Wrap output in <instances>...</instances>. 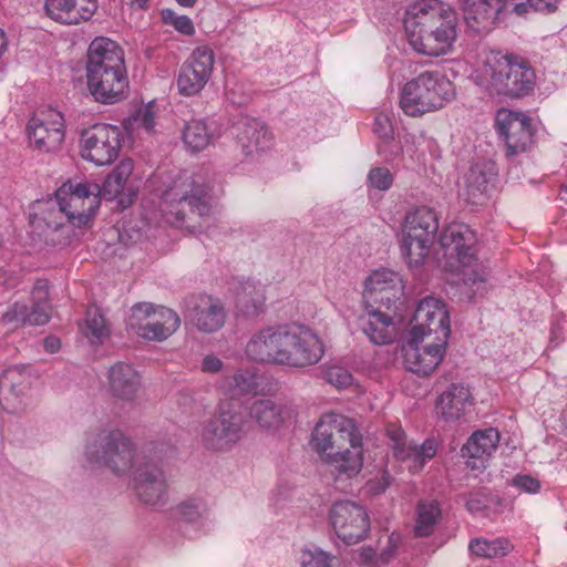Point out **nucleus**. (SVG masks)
Returning a JSON list of instances; mask_svg holds the SVG:
<instances>
[{"label":"nucleus","instance_id":"obj_40","mask_svg":"<svg viewBox=\"0 0 567 567\" xmlns=\"http://www.w3.org/2000/svg\"><path fill=\"white\" fill-rule=\"evenodd\" d=\"M171 515L179 523L204 527L208 519V507L202 498H187L172 507Z\"/></svg>","mask_w":567,"mask_h":567},{"label":"nucleus","instance_id":"obj_27","mask_svg":"<svg viewBox=\"0 0 567 567\" xmlns=\"http://www.w3.org/2000/svg\"><path fill=\"white\" fill-rule=\"evenodd\" d=\"M507 6V0H461L464 20L476 32L488 31Z\"/></svg>","mask_w":567,"mask_h":567},{"label":"nucleus","instance_id":"obj_10","mask_svg":"<svg viewBox=\"0 0 567 567\" xmlns=\"http://www.w3.org/2000/svg\"><path fill=\"white\" fill-rule=\"evenodd\" d=\"M246 421L240 411L230 402H223L214 417L205 421L200 441L205 449L214 452L233 450L245 435Z\"/></svg>","mask_w":567,"mask_h":567},{"label":"nucleus","instance_id":"obj_13","mask_svg":"<svg viewBox=\"0 0 567 567\" xmlns=\"http://www.w3.org/2000/svg\"><path fill=\"white\" fill-rule=\"evenodd\" d=\"M450 334L451 321L446 303L433 296L422 298L411 320L410 337L447 342Z\"/></svg>","mask_w":567,"mask_h":567},{"label":"nucleus","instance_id":"obj_3","mask_svg":"<svg viewBox=\"0 0 567 567\" xmlns=\"http://www.w3.org/2000/svg\"><path fill=\"white\" fill-rule=\"evenodd\" d=\"M443 268L462 281V293L468 299L483 297L488 289V268L477 258L476 236L465 224L453 223L439 236Z\"/></svg>","mask_w":567,"mask_h":567},{"label":"nucleus","instance_id":"obj_50","mask_svg":"<svg viewBox=\"0 0 567 567\" xmlns=\"http://www.w3.org/2000/svg\"><path fill=\"white\" fill-rule=\"evenodd\" d=\"M156 114L157 111L155 104L150 102L138 110L136 121L147 133H152L156 125Z\"/></svg>","mask_w":567,"mask_h":567},{"label":"nucleus","instance_id":"obj_32","mask_svg":"<svg viewBox=\"0 0 567 567\" xmlns=\"http://www.w3.org/2000/svg\"><path fill=\"white\" fill-rule=\"evenodd\" d=\"M322 461L331 467L338 478H352L357 476L363 466L362 437L342 450L327 454Z\"/></svg>","mask_w":567,"mask_h":567},{"label":"nucleus","instance_id":"obj_58","mask_svg":"<svg viewBox=\"0 0 567 567\" xmlns=\"http://www.w3.org/2000/svg\"><path fill=\"white\" fill-rule=\"evenodd\" d=\"M60 340L56 337H48L44 339V349L50 352L54 353L60 349Z\"/></svg>","mask_w":567,"mask_h":567},{"label":"nucleus","instance_id":"obj_42","mask_svg":"<svg viewBox=\"0 0 567 567\" xmlns=\"http://www.w3.org/2000/svg\"><path fill=\"white\" fill-rule=\"evenodd\" d=\"M31 384L30 373L21 367H11L0 377V394L8 401V395L20 396Z\"/></svg>","mask_w":567,"mask_h":567},{"label":"nucleus","instance_id":"obj_56","mask_svg":"<svg viewBox=\"0 0 567 567\" xmlns=\"http://www.w3.org/2000/svg\"><path fill=\"white\" fill-rule=\"evenodd\" d=\"M560 0H528L529 7L535 11L550 13L554 12Z\"/></svg>","mask_w":567,"mask_h":567},{"label":"nucleus","instance_id":"obj_15","mask_svg":"<svg viewBox=\"0 0 567 567\" xmlns=\"http://www.w3.org/2000/svg\"><path fill=\"white\" fill-rule=\"evenodd\" d=\"M329 522L338 538L347 545L361 542L370 529V518L365 508L348 499L332 504Z\"/></svg>","mask_w":567,"mask_h":567},{"label":"nucleus","instance_id":"obj_1","mask_svg":"<svg viewBox=\"0 0 567 567\" xmlns=\"http://www.w3.org/2000/svg\"><path fill=\"white\" fill-rule=\"evenodd\" d=\"M244 352L252 362L303 368L319 362L324 349L318 334L308 327L275 324L255 331Z\"/></svg>","mask_w":567,"mask_h":567},{"label":"nucleus","instance_id":"obj_20","mask_svg":"<svg viewBox=\"0 0 567 567\" xmlns=\"http://www.w3.org/2000/svg\"><path fill=\"white\" fill-rule=\"evenodd\" d=\"M386 433L392 442L394 457L405 463L412 474L421 472L424 465L436 455L437 444L432 439L419 445L409 441L401 427L390 426Z\"/></svg>","mask_w":567,"mask_h":567},{"label":"nucleus","instance_id":"obj_14","mask_svg":"<svg viewBox=\"0 0 567 567\" xmlns=\"http://www.w3.org/2000/svg\"><path fill=\"white\" fill-rule=\"evenodd\" d=\"M122 147V132L111 124L99 123L84 130L80 137V155L96 166L113 163Z\"/></svg>","mask_w":567,"mask_h":567},{"label":"nucleus","instance_id":"obj_34","mask_svg":"<svg viewBox=\"0 0 567 567\" xmlns=\"http://www.w3.org/2000/svg\"><path fill=\"white\" fill-rule=\"evenodd\" d=\"M112 66H125L123 50L115 41L109 38H95L87 49L85 69L89 70Z\"/></svg>","mask_w":567,"mask_h":567},{"label":"nucleus","instance_id":"obj_29","mask_svg":"<svg viewBox=\"0 0 567 567\" xmlns=\"http://www.w3.org/2000/svg\"><path fill=\"white\" fill-rule=\"evenodd\" d=\"M45 12L62 24H80L90 20L97 9L96 0H45Z\"/></svg>","mask_w":567,"mask_h":567},{"label":"nucleus","instance_id":"obj_19","mask_svg":"<svg viewBox=\"0 0 567 567\" xmlns=\"http://www.w3.org/2000/svg\"><path fill=\"white\" fill-rule=\"evenodd\" d=\"M425 339H410L401 347L400 355L404 368L417 375H429L442 362L447 342Z\"/></svg>","mask_w":567,"mask_h":567},{"label":"nucleus","instance_id":"obj_5","mask_svg":"<svg viewBox=\"0 0 567 567\" xmlns=\"http://www.w3.org/2000/svg\"><path fill=\"white\" fill-rule=\"evenodd\" d=\"M86 466L107 470L116 476L132 475L145 461L134 443L121 430H102L85 439Z\"/></svg>","mask_w":567,"mask_h":567},{"label":"nucleus","instance_id":"obj_28","mask_svg":"<svg viewBox=\"0 0 567 567\" xmlns=\"http://www.w3.org/2000/svg\"><path fill=\"white\" fill-rule=\"evenodd\" d=\"M360 327L367 338L378 346L392 343L398 334L393 317L373 305L365 306L364 313L360 316Z\"/></svg>","mask_w":567,"mask_h":567},{"label":"nucleus","instance_id":"obj_54","mask_svg":"<svg viewBox=\"0 0 567 567\" xmlns=\"http://www.w3.org/2000/svg\"><path fill=\"white\" fill-rule=\"evenodd\" d=\"M391 484V476L386 471H383L380 476L371 478L367 483L368 491L371 494L383 493Z\"/></svg>","mask_w":567,"mask_h":567},{"label":"nucleus","instance_id":"obj_61","mask_svg":"<svg viewBox=\"0 0 567 567\" xmlns=\"http://www.w3.org/2000/svg\"><path fill=\"white\" fill-rule=\"evenodd\" d=\"M527 7H529L527 3H516L513 8L514 12L518 16L524 14L527 11Z\"/></svg>","mask_w":567,"mask_h":567},{"label":"nucleus","instance_id":"obj_22","mask_svg":"<svg viewBox=\"0 0 567 567\" xmlns=\"http://www.w3.org/2000/svg\"><path fill=\"white\" fill-rule=\"evenodd\" d=\"M496 130L505 141L508 155L526 152L533 144L530 120L523 113L499 110L496 114Z\"/></svg>","mask_w":567,"mask_h":567},{"label":"nucleus","instance_id":"obj_37","mask_svg":"<svg viewBox=\"0 0 567 567\" xmlns=\"http://www.w3.org/2000/svg\"><path fill=\"white\" fill-rule=\"evenodd\" d=\"M472 404L470 389L462 384L450 385L436 403L437 413L447 421L458 420Z\"/></svg>","mask_w":567,"mask_h":567},{"label":"nucleus","instance_id":"obj_64","mask_svg":"<svg viewBox=\"0 0 567 567\" xmlns=\"http://www.w3.org/2000/svg\"><path fill=\"white\" fill-rule=\"evenodd\" d=\"M560 198L567 203V183L561 187Z\"/></svg>","mask_w":567,"mask_h":567},{"label":"nucleus","instance_id":"obj_26","mask_svg":"<svg viewBox=\"0 0 567 567\" xmlns=\"http://www.w3.org/2000/svg\"><path fill=\"white\" fill-rule=\"evenodd\" d=\"M134 163L131 158L122 159L106 176L101 189V197L107 200L117 198L122 208L128 207L137 194V187L132 183Z\"/></svg>","mask_w":567,"mask_h":567},{"label":"nucleus","instance_id":"obj_12","mask_svg":"<svg viewBox=\"0 0 567 567\" xmlns=\"http://www.w3.org/2000/svg\"><path fill=\"white\" fill-rule=\"evenodd\" d=\"M361 437L352 419L337 413H326L317 422L311 436L313 450L323 460L327 454L342 450Z\"/></svg>","mask_w":567,"mask_h":567},{"label":"nucleus","instance_id":"obj_7","mask_svg":"<svg viewBox=\"0 0 567 567\" xmlns=\"http://www.w3.org/2000/svg\"><path fill=\"white\" fill-rule=\"evenodd\" d=\"M165 189L161 195V210L166 221L177 224L183 221L186 212L206 216L212 209L213 189L210 186L195 179L188 173H178L167 178Z\"/></svg>","mask_w":567,"mask_h":567},{"label":"nucleus","instance_id":"obj_48","mask_svg":"<svg viewBox=\"0 0 567 567\" xmlns=\"http://www.w3.org/2000/svg\"><path fill=\"white\" fill-rule=\"evenodd\" d=\"M162 18L166 24H171L182 34L193 35L195 28L193 21L187 16H177L173 10L165 9L162 11Z\"/></svg>","mask_w":567,"mask_h":567},{"label":"nucleus","instance_id":"obj_35","mask_svg":"<svg viewBox=\"0 0 567 567\" xmlns=\"http://www.w3.org/2000/svg\"><path fill=\"white\" fill-rule=\"evenodd\" d=\"M213 123L202 118H192L182 130V141L187 152L196 154L205 151L217 140Z\"/></svg>","mask_w":567,"mask_h":567},{"label":"nucleus","instance_id":"obj_44","mask_svg":"<svg viewBox=\"0 0 567 567\" xmlns=\"http://www.w3.org/2000/svg\"><path fill=\"white\" fill-rule=\"evenodd\" d=\"M468 549L478 557L496 558L506 556L513 549V545L506 538H476L470 542Z\"/></svg>","mask_w":567,"mask_h":567},{"label":"nucleus","instance_id":"obj_60","mask_svg":"<svg viewBox=\"0 0 567 567\" xmlns=\"http://www.w3.org/2000/svg\"><path fill=\"white\" fill-rule=\"evenodd\" d=\"M12 288L16 284L9 278L7 271L0 268V287Z\"/></svg>","mask_w":567,"mask_h":567},{"label":"nucleus","instance_id":"obj_55","mask_svg":"<svg viewBox=\"0 0 567 567\" xmlns=\"http://www.w3.org/2000/svg\"><path fill=\"white\" fill-rule=\"evenodd\" d=\"M224 362L214 353L206 354L200 363V370L204 373H218L223 370Z\"/></svg>","mask_w":567,"mask_h":567},{"label":"nucleus","instance_id":"obj_36","mask_svg":"<svg viewBox=\"0 0 567 567\" xmlns=\"http://www.w3.org/2000/svg\"><path fill=\"white\" fill-rule=\"evenodd\" d=\"M237 140L243 151L247 154H254L269 147L272 136L268 128L258 120L246 118L238 123Z\"/></svg>","mask_w":567,"mask_h":567},{"label":"nucleus","instance_id":"obj_46","mask_svg":"<svg viewBox=\"0 0 567 567\" xmlns=\"http://www.w3.org/2000/svg\"><path fill=\"white\" fill-rule=\"evenodd\" d=\"M301 567H338L336 556L319 547H307L300 554Z\"/></svg>","mask_w":567,"mask_h":567},{"label":"nucleus","instance_id":"obj_16","mask_svg":"<svg viewBox=\"0 0 567 567\" xmlns=\"http://www.w3.org/2000/svg\"><path fill=\"white\" fill-rule=\"evenodd\" d=\"M30 144L42 153L58 151L65 138L64 115L51 107L37 112L27 126Z\"/></svg>","mask_w":567,"mask_h":567},{"label":"nucleus","instance_id":"obj_53","mask_svg":"<svg viewBox=\"0 0 567 567\" xmlns=\"http://www.w3.org/2000/svg\"><path fill=\"white\" fill-rule=\"evenodd\" d=\"M513 485L518 489L526 493H537L540 489V483L538 480L530 475H517L513 480Z\"/></svg>","mask_w":567,"mask_h":567},{"label":"nucleus","instance_id":"obj_18","mask_svg":"<svg viewBox=\"0 0 567 567\" xmlns=\"http://www.w3.org/2000/svg\"><path fill=\"white\" fill-rule=\"evenodd\" d=\"M86 84L94 100L102 104H114L125 99L128 76L125 66L86 70Z\"/></svg>","mask_w":567,"mask_h":567},{"label":"nucleus","instance_id":"obj_6","mask_svg":"<svg viewBox=\"0 0 567 567\" xmlns=\"http://www.w3.org/2000/svg\"><path fill=\"white\" fill-rule=\"evenodd\" d=\"M101 204L100 185L90 182H66L55 193L54 202L43 217L48 228L58 230L63 218L73 227L87 226Z\"/></svg>","mask_w":567,"mask_h":567},{"label":"nucleus","instance_id":"obj_23","mask_svg":"<svg viewBox=\"0 0 567 567\" xmlns=\"http://www.w3.org/2000/svg\"><path fill=\"white\" fill-rule=\"evenodd\" d=\"M133 489L137 498L148 506L166 503L168 484L163 470L146 460L134 471Z\"/></svg>","mask_w":567,"mask_h":567},{"label":"nucleus","instance_id":"obj_57","mask_svg":"<svg viewBox=\"0 0 567 567\" xmlns=\"http://www.w3.org/2000/svg\"><path fill=\"white\" fill-rule=\"evenodd\" d=\"M465 505L471 513H480L485 507L484 501L478 496H470Z\"/></svg>","mask_w":567,"mask_h":567},{"label":"nucleus","instance_id":"obj_30","mask_svg":"<svg viewBox=\"0 0 567 567\" xmlns=\"http://www.w3.org/2000/svg\"><path fill=\"white\" fill-rule=\"evenodd\" d=\"M110 393L120 401H133L141 388V377L130 363L117 362L107 373Z\"/></svg>","mask_w":567,"mask_h":567},{"label":"nucleus","instance_id":"obj_39","mask_svg":"<svg viewBox=\"0 0 567 567\" xmlns=\"http://www.w3.org/2000/svg\"><path fill=\"white\" fill-rule=\"evenodd\" d=\"M265 300L264 289L251 281L241 284L236 292V308L246 317L258 316L264 309Z\"/></svg>","mask_w":567,"mask_h":567},{"label":"nucleus","instance_id":"obj_9","mask_svg":"<svg viewBox=\"0 0 567 567\" xmlns=\"http://www.w3.org/2000/svg\"><path fill=\"white\" fill-rule=\"evenodd\" d=\"M437 228V216L432 208L421 206L406 213L398 234V241L410 268L420 267L424 262Z\"/></svg>","mask_w":567,"mask_h":567},{"label":"nucleus","instance_id":"obj_21","mask_svg":"<svg viewBox=\"0 0 567 567\" xmlns=\"http://www.w3.org/2000/svg\"><path fill=\"white\" fill-rule=\"evenodd\" d=\"M401 275L389 268H379L370 272L364 280L363 298L367 305L379 303L388 309L404 295Z\"/></svg>","mask_w":567,"mask_h":567},{"label":"nucleus","instance_id":"obj_63","mask_svg":"<svg viewBox=\"0 0 567 567\" xmlns=\"http://www.w3.org/2000/svg\"><path fill=\"white\" fill-rule=\"evenodd\" d=\"M197 0H176V2L182 6V7H185V8H192L195 3H196Z\"/></svg>","mask_w":567,"mask_h":567},{"label":"nucleus","instance_id":"obj_62","mask_svg":"<svg viewBox=\"0 0 567 567\" xmlns=\"http://www.w3.org/2000/svg\"><path fill=\"white\" fill-rule=\"evenodd\" d=\"M7 48V39L4 32L0 29V56L3 54Z\"/></svg>","mask_w":567,"mask_h":567},{"label":"nucleus","instance_id":"obj_2","mask_svg":"<svg viewBox=\"0 0 567 567\" xmlns=\"http://www.w3.org/2000/svg\"><path fill=\"white\" fill-rule=\"evenodd\" d=\"M404 31L409 45L416 53L445 55L457 39V16L439 0H417L405 11Z\"/></svg>","mask_w":567,"mask_h":567},{"label":"nucleus","instance_id":"obj_4","mask_svg":"<svg viewBox=\"0 0 567 567\" xmlns=\"http://www.w3.org/2000/svg\"><path fill=\"white\" fill-rule=\"evenodd\" d=\"M472 79L488 94L511 99L530 94L536 85V73L525 58L497 51L482 56Z\"/></svg>","mask_w":567,"mask_h":567},{"label":"nucleus","instance_id":"obj_31","mask_svg":"<svg viewBox=\"0 0 567 567\" xmlns=\"http://www.w3.org/2000/svg\"><path fill=\"white\" fill-rule=\"evenodd\" d=\"M498 442L499 433L493 427L473 433L462 449L468 457L467 466L477 471L485 468V462L496 451Z\"/></svg>","mask_w":567,"mask_h":567},{"label":"nucleus","instance_id":"obj_8","mask_svg":"<svg viewBox=\"0 0 567 567\" xmlns=\"http://www.w3.org/2000/svg\"><path fill=\"white\" fill-rule=\"evenodd\" d=\"M455 96V86L444 73L424 71L403 85L400 107L405 115L417 117L443 109Z\"/></svg>","mask_w":567,"mask_h":567},{"label":"nucleus","instance_id":"obj_41","mask_svg":"<svg viewBox=\"0 0 567 567\" xmlns=\"http://www.w3.org/2000/svg\"><path fill=\"white\" fill-rule=\"evenodd\" d=\"M495 176L496 173L492 163H475L465 177L468 194L473 197L485 194L493 184Z\"/></svg>","mask_w":567,"mask_h":567},{"label":"nucleus","instance_id":"obj_11","mask_svg":"<svg viewBox=\"0 0 567 567\" xmlns=\"http://www.w3.org/2000/svg\"><path fill=\"white\" fill-rule=\"evenodd\" d=\"M127 327L148 341H164L181 326L178 313L164 306L140 302L131 308Z\"/></svg>","mask_w":567,"mask_h":567},{"label":"nucleus","instance_id":"obj_17","mask_svg":"<svg viewBox=\"0 0 567 567\" xmlns=\"http://www.w3.org/2000/svg\"><path fill=\"white\" fill-rule=\"evenodd\" d=\"M215 64L214 51L208 45L195 48L182 64L177 78V91L183 96L198 94L209 81Z\"/></svg>","mask_w":567,"mask_h":567},{"label":"nucleus","instance_id":"obj_51","mask_svg":"<svg viewBox=\"0 0 567 567\" xmlns=\"http://www.w3.org/2000/svg\"><path fill=\"white\" fill-rule=\"evenodd\" d=\"M373 132L383 142H389L393 138V127L386 114L380 113L375 116L373 123Z\"/></svg>","mask_w":567,"mask_h":567},{"label":"nucleus","instance_id":"obj_25","mask_svg":"<svg viewBox=\"0 0 567 567\" xmlns=\"http://www.w3.org/2000/svg\"><path fill=\"white\" fill-rule=\"evenodd\" d=\"M33 303L31 309L22 302H14L1 317L4 326L12 328L29 324L42 326L50 320V307L48 303V289L42 282H38L32 291Z\"/></svg>","mask_w":567,"mask_h":567},{"label":"nucleus","instance_id":"obj_49","mask_svg":"<svg viewBox=\"0 0 567 567\" xmlns=\"http://www.w3.org/2000/svg\"><path fill=\"white\" fill-rule=\"evenodd\" d=\"M326 380L337 389H347L353 382L351 372L342 367H330L326 371Z\"/></svg>","mask_w":567,"mask_h":567},{"label":"nucleus","instance_id":"obj_52","mask_svg":"<svg viewBox=\"0 0 567 567\" xmlns=\"http://www.w3.org/2000/svg\"><path fill=\"white\" fill-rule=\"evenodd\" d=\"M401 537L399 534L392 533L386 540V545L382 548L381 553L378 555V561L382 564H388L391 559L394 558L398 551V547L400 544Z\"/></svg>","mask_w":567,"mask_h":567},{"label":"nucleus","instance_id":"obj_59","mask_svg":"<svg viewBox=\"0 0 567 567\" xmlns=\"http://www.w3.org/2000/svg\"><path fill=\"white\" fill-rule=\"evenodd\" d=\"M360 558L363 560V561H372L374 560L375 558L378 559V556H377V553L374 551L373 548L371 547H364L361 549L360 551Z\"/></svg>","mask_w":567,"mask_h":567},{"label":"nucleus","instance_id":"obj_33","mask_svg":"<svg viewBox=\"0 0 567 567\" xmlns=\"http://www.w3.org/2000/svg\"><path fill=\"white\" fill-rule=\"evenodd\" d=\"M248 415L260 429L277 430L291 416V410L270 398H260L250 403Z\"/></svg>","mask_w":567,"mask_h":567},{"label":"nucleus","instance_id":"obj_47","mask_svg":"<svg viewBox=\"0 0 567 567\" xmlns=\"http://www.w3.org/2000/svg\"><path fill=\"white\" fill-rule=\"evenodd\" d=\"M368 186L381 192L391 188L393 184V175L386 167H373L368 174Z\"/></svg>","mask_w":567,"mask_h":567},{"label":"nucleus","instance_id":"obj_45","mask_svg":"<svg viewBox=\"0 0 567 567\" xmlns=\"http://www.w3.org/2000/svg\"><path fill=\"white\" fill-rule=\"evenodd\" d=\"M82 330L92 344L102 343L109 337V328L99 308L87 309Z\"/></svg>","mask_w":567,"mask_h":567},{"label":"nucleus","instance_id":"obj_38","mask_svg":"<svg viewBox=\"0 0 567 567\" xmlns=\"http://www.w3.org/2000/svg\"><path fill=\"white\" fill-rule=\"evenodd\" d=\"M262 377L252 369H239L224 381L225 391L231 396L256 395L262 391Z\"/></svg>","mask_w":567,"mask_h":567},{"label":"nucleus","instance_id":"obj_24","mask_svg":"<svg viewBox=\"0 0 567 567\" xmlns=\"http://www.w3.org/2000/svg\"><path fill=\"white\" fill-rule=\"evenodd\" d=\"M185 317L198 331L214 333L225 324L226 310L219 299L198 295L188 300Z\"/></svg>","mask_w":567,"mask_h":567},{"label":"nucleus","instance_id":"obj_43","mask_svg":"<svg viewBox=\"0 0 567 567\" xmlns=\"http://www.w3.org/2000/svg\"><path fill=\"white\" fill-rule=\"evenodd\" d=\"M441 518L440 504L434 501H420L416 507L414 532L419 537L431 535Z\"/></svg>","mask_w":567,"mask_h":567}]
</instances>
